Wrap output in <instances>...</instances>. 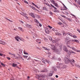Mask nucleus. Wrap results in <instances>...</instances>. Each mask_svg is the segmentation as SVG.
Segmentation results:
<instances>
[{
  "instance_id": "obj_1",
  "label": "nucleus",
  "mask_w": 80,
  "mask_h": 80,
  "mask_svg": "<svg viewBox=\"0 0 80 80\" xmlns=\"http://www.w3.org/2000/svg\"><path fill=\"white\" fill-rule=\"evenodd\" d=\"M41 60L42 62H43V63H45V62L48 63H49V64H50V61H47L46 59L43 58H42V59Z\"/></svg>"
},
{
  "instance_id": "obj_2",
  "label": "nucleus",
  "mask_w": 80,
  "mask_h": 80,
  "mask_svg": "<svg viewBox=\"0 0 80 80\" xmlns=\"http://www.w3.org/2000/svg\"><path fill=\"white\" fill-rule=\"evenodd\" d=\"M64 62L66 63H68L70 62L69 59L67 58H64Z\"/></svg>"
},
{
  "instance_id": "obj_3",
  "label": "nucleus",
  "mask_w": 80,
  "mask_h": 80,
  "mask_svg": "<svg viewBox=\"0 0 80 80\" xmlns=\"http://www.w3.org/2000/svg\"><path fill=\"white\" fill-rule=\"evenodd\" d=\"M37 77H39V78H40L42 77V78H44L45 77H47V75H42V74H39V75H37Z\"/></svg>"
},
{
  "instance_id": "obj_4",
  "label": "nucleus",
  "mask_w": 80,
  "mask_h": 80,
  "mask_svg": "<svg viewBox=\"0 0 80 80\" xmlns=\"http://www.w3.org/2000/svg\"><path fill=\"white\" fill-rule=\"evenodd\" d=\"M15 38L16 39V40L17 41V42H18V39H20V40H21V41H22V39H21V38L19 37L18 36H16Z\"/></svg>"
},
{
  "instance_id": "obj_5",
  "label": "nucleus",
  "mask_w": 80,
  "mask_h": 80,
  "mask_svg": "<svg viewBox=\"0 0 80 80\" xmlns=\"http://www.w3.org/2000/svg\"><path fill=\"white\" fill-rule=\"evenodd\" d=\"M60 68H64V66H63V63H60L59 64Z\"/></svg>"
},
{
  "instance_id": "obj_6",
  "label": "nucleus",
  "mask_w": 80,
  "mask_h": 80,
  "mask_svg": "<svg viewBox=\"0 0 80 80\" xmlns=\"http://www.w3.org/2000/svg\"><path fill=\"white\" fill-rule=\"evenodd\" d=\"M51 49L53 50H55V47L54 45H53L51 44Z\"/></svg>"
},
{
  "instance_id": "obj_7",
  "label": "nucleus",
  "mask_w": 80,
  "mask_h": 80,
  "mask_svg": "<svg viewBox=\"0 0 80 80\" xmlns=\"http://www.w3.org/2000/svg\"><path fill=\"white\" fill-rule=\"evenodd\" d=\"M29 14L30 15H31L32 17V18H35V16L34 14H33V13L31 12V13H30Z\"/></svg>"
},
{
  "instance_id": "obj_8",
  "label": "nucleus",
  "mask_w": 80,
  "mask_h": 80,
  "mask_svg": "<svg viewBox=\"0 0 80 80\" xmlns=\"http://www.w3.org/2000/svg\"><path fill=\"white\" fill-rule=\"evenodd\" d=\"M45 32L46 33H47L48 34H49V33H50L49 30L47 29H45Z\"/></svg>"
},
{
  "instance_id": "obj_9",
  "label": "nucleus",
  "mask_w": 80,
  "mask_h": 80,
  "mask_svg": "<svg viewBox=\"0 0 80 80\" xmlns=\"http://www.w3.org/2000/svg\"><path fill=\"white\" fill-rule=\"evenodd\" d=\"M10 65H12V66L13 67H15L17 66V65L15 63H13V64L11 63L10 64Z\"/></svg>"
},
{
  "instance_id": "obj_10",
  "label": "nucleus",
  "mask_w": 80,
  "mask_h": 80,
  "mask_svg": "<svg viewBox=\"0 0 80 80\" xmlns=\"http://www.w3.org/2000/svg\"><path fill=\"white\" fill-rule=\"evenodd\" d=\"M20 13L22 15H23V16L24 17L26 14L25 13L23 12H20Z\"/></svg>"
},
{
  "instance_id": "obj_11",
  "label": "nucleus",
  "mask_w": 80,
  "mask_h": 80,
  "mask_svg": "<svg viewBox=\"0 0 80 80\" xmlns=\"http://www.w3.org/2000/svg\"><path fill=\"white\" fill-rule=\"evenodd\" d=\"M26 27L28 28H32V26L28 24H26Z\"/></svg>"
},
{
  "instance_id": "obj_12",
  "label": "nucleus",
  "mask_w": 80,
  "mask_h": 80,
  "mask_svg": "<svg viewBox=\"0 0 80 80\" xmlns=\"http://www.w3.org/2000/svg\"><path fill=\"white\" fill-rule=\"evenodd\" d=\"M52 70H54V71H57V68H56V67H55V66H53L52 68Z\"/></svg>"
},
{
  "instance_id": "obj_13",
  "label": "nucleus",
  "mask_w": 80,
  "mask_h": 80,
  "mask_svg": "<svg viewBox=\"0 0 80 80\" xmlns=\"http://www.w3.org/2000/svg\"><path fill=\"white\" fill-rule=\"evenodd\" d=\"M52 73H49V74H48L49 76H52V75H53V71H52Z\"/></svg>"
},
{
  "instance_id": "obj_14",
  "label": "nucleus",
  "mask_w": 80,
  "mask_h": 80,
  "mask_svg": "<svg viewBox=\"0 0 80 80\" xmlns=\"http://www.w3.org/2000/svg\"><path fill=\"white\" fill-rule=\"evenodd\" d=\"M63 50L64 51L66 52H68V50H67V48L66 47H64L63 48Z\"/></svg>"
},
{
  "instance_id": "obj_15",
  "label": "nucleus",
  "mask_w": 80,
  "mask_h": 80,
  "mask_svg": "<svg viewBox=\"0 0 80 80\" xmlns=\"http://www.w3.org/2000/svg\"><path fill=\"white\" fill-rule=\"evenodd\" d=\"M34 22H36V23H39V22H38V20H37L35 19H34Z\"/></svg>"
},
{
  "instance_id": "obj_16",
  "label": "nucleus",
  "mask_w": 80,
  "mask_h": 80,
  "mask_svg": "<svg viewBox=\"0 0 80 80\" xmlns=\"http://www.w3.org/2000/svg\"><path fill=\"white\" fill-rule=\"evenodd\" d=\"M42 48L44 49V50H47L48 51H49L50 50V49H48L47 48H46L45 47H42Z\"/></svg>"
},
{
  "instance_id": "obj_17",
  "label": "nucleus",
  "mask_w": 80,
  "mask_h": 80,
  "mask_svg": "<svg viewBox=\"0 0 80 80\" xmlns=\"http://www.w3.org/2000/svg\"><path fill=\"white\" fill-rule=\"evenodd\" d=\"M72 40H69L66 43H68V44H70V43H72Z\"/></svg>"
},
{
  "instance_id": "obj_18",
  "label": "nucleus",
  "mask_w": 80,
  "mask_h": 80,
  "mask_svg": "<svg viewBox=\"0 0 80 80\" xmlns=\"http://www.w3.org/2000/svg\"><path fill=\"white\" fill-rule=\"evenodd\" d=\"M48 70L47 69H45V70H42L40 71L41 72H47Z\"/></svg>"
},
{
  "instance_id": "obj_19",
  "label": "nucleus",
  "mask_w": 80,
  "mask_h": 80,
  "mask_svg": "<svg viewBox=\"0 0 80 80\" xmlns=\"http://www.w3.org/2000/svg\"><path fill=\"white\" fill-rule=\"evenodd\" d=\"M57 54H58V55H60V52L58 50H57L56 51Z\"/></svg>"
},
{
  "instance_id": "obj_20",
  "label": "nucleus",
  "mask_w": 80,
  "mask_h": 80,
  "mask_svg": "<svg viewBox=\"0 0 80 80\" xmlns=\"http://www.w3.org/2000/svg\"><path fill=\"white\" fill-rule=\"evenodd\" d=\"M67 34H68V35H70V36H71V37H73V35H72V34L69 33V32H68L67 33Z\"/></svg>"
},
{
  "instance_id": "obj_21",
  "label": "nucleus",
  "mask_w": 80,
  "mask_h": 80,
  "mask_svg": "<svg viewBox=\"0 0 80 80\" xmlns=\"http://www.w3.org/2000/svg\"><path fill=\"white\" fill-rule=\"evenodd\" d=\"M56 35H61V34H60V33L58 32H57L56 33Z\"/></svg>"
},
{
  "instance_id": "obj_22",
  "label": "nucleus",
  "mask_w": 80,
  "mask_h": 80,
  "mask_svg": "<svg viewBox=\"0 0 80 80\" xmlns=\"http://www.w3.org/2000/svg\"><path fill=\"white\" fill-rule=\"evenodd\" d=\"M69 40L68 39V38H67L65 39V42H66V43H67V42H68V41Z\"/></svg>"
},
{
  "instance_id": "obj_23",
  "label": "nucleus",
  "mask_w": 80,
  "mask_h": 80,
  "mask_svg": "<svg viewBox=\"0 0 80 80\" xmlns=\"http://www.w3.org/2000/svg\"><path fill=\"white\" fill-rule=\"evenodd\" d=\"M9 54H10V55H13V56L14 57H15V56H16V55H17V54H12V53H11V52H9Z\"/></svg>"
},
{
  "instance_id": "obj_24",
  "label": "nucleus",
  "mask_w": 80,
  "mask_h": 80,
  "mask_svg": "<svg viewBox=\"0 0 80 80\" xmlns=\"http://www.w3.org/2000/svg\"><path fill=\"white\" fill-rule=\"evenodd\" d=\"M18 59H19V58H21V59H22V57H21L20 55H18Z\"/></svg>"
},
{
  "instance_id": "obj_25",
  "label": "nucleus",
  "mask_w": 80,
  "mask_h": 80,
  "mask_svg": "<svg viewBox=\"0 0 80 80\" xmlns=\"http://www.w3.org/2000/svg\"><path fill=\"white\" fill-rule=\"evenodd\" d=\"M18 59H19V58H21V59H22V57H21L20 55H18Z\"/></svg>"
},
{
  "instance_id": "obj_26",
  "label": "nucleus",
  "mask_w": 80,
  "mask_h": 80,
  "mask_svg": "<svg viewBox=\"0 0 80 80\" xmlns=\"http://www.w3.org/2000/svg\"><path fill=\"white\" fill-rule=\"evenodd\" d=\"M49 39L50 40V41H52V37L49 36Z\"/></svg>"
},
{
  "instance_id": "obj_27",
  "label": "nucleus",
  "mask_w": 80,
  "mask_h": 80,
  "mask_svg": "<svg viewBox=\"0 0 80 80\" xmlns=\"http://www.w3.org/2000/svg\"><path fill=\"white\" fill-rule=\"evenodd\" d=\"M43 9L44 10H46V11H47L48 10L47 9V8H46V7H44L43 8Z\"/></svg>"
},
{
  "instance_id": "obj_28",
  "label": "nucleus",
  "mask_w": 80,
  "mask_h": 80,
  "mask_svg": "<svg viewBox=\"0 0 80 80\" xmlns=\"http://www.w3.org/2000/svg\"><path fill=\"white\" fill-rule=\"evenodd\" d=\"M53 5H55V6L56 7H58V4L57 3H56L54 2V3H53Z\"/></svg>"
},
{
  "instance_id": "obj_29",
  "label": "nucleus",
  "mask_w": 80,
  "mask_h": 80,
  "mask_svg": "<svg viewBox=\"0 0 80 80\" xmlns=\"http://www.w3.org/2000/svg\"><path fill=\"white\" fill-rule=\"evenodd\" d=\"M69 53H74V54L75 53V52H73L72 51H69Z\"/></svg>"
},
{
  "instance_id": "obj_30",
  "label": "nucleus",
  "mask_w": 80,
  "mask_h": 80,
  "mask_svg": "<svg viewBox=\"0 0 80 80\" xmlns=\"http://www.w3.org/2000/svg\"><path fill=\"white\" fill-rule=\"evenodd\" d=\"M38 58H34V60H35V61H38Z\"/></svg>"
},
{
  "instance_id": "obj_31",
  "label": "nucleus",
  "mask_w": 80,
  "mask_h": 80,
  "mask_svg": "<svg viewBox=\"0 0 80 80\" xmlns=\"http://www.w3.org/2000/svg\"><path fill=\"white\" fill-rule=\"evenodd\" d=\"M70 61L71 65H73L74 64V62H71V61Z\"/></svg>"
},
{
  "instance_id": "obj_32",
  "label": "nucleus",
  "mask_w": 80,
  "mask_h": 80,
  "mask_svg": "<svg viewBox=\"0 0 80 80\" xmlns=\"http://www.w3.org/2000/svg\"><path fill=\"white\" fill-rule=\"evenodd\" d=\"M72 37L74 38H77V37L75 35H73Z\"/></svg>"
},
{
  "instance_id": "obj_33",
  "label": "nucleus",
  "mask_w": 80,
  "mask_h": 80,
  "mask_svg": "<svg viewBox=\"0 0 80 80\" xmlns=\"http://www.w3.org/2000/svg\"><path fill=\"white\" fill-rule=\"evenodd\" d=\"M27 15L26 14L24 17H25V18H26V19H28V17H27Z\"/></svg>"
},
{
  "instance_id": "obj_34",
  "label": "nucleus",
  "mask_w": 80,
  "mask_h": 80,
  "mask_svg": "<svg viewBox=\"0 0 80 80\" xmlns=\"http://www.w3.org/2000/svg\"><path fill=\"white\" fill-rule=\"evenodd\" d=\"M70 61H71V62H73V63H75V60L73 59H72L71 60H70Z\"/></svg>"
},
{
  "instance_id": "obj_35",
  "label": "nucleus",
  "mask_w": 80,
  "mask_h": 80,
  "mask_svg": "<svg viewBox=\"0 0 80 80\" xmlns=\"http://www.w3.org/2000/svg\"><path fill=\"white\" fill-rule=\"evenodd\" d=\"M22 1H24V3H27V4H28V2H27V1L25 0H22Z\"/></svg>"
},
{
  "instance_id": "obj_36",
  "label": "nucleus",
  "mask_w": 80,
  "mask_h": 80,
  "mask_svg": "<svg viewBox=\"0 0 80 80\" xmlns=\"http://www.w3.org/2000/svg\"><path fill=\"white\" fill-rule=\"evenodd\" d=\"M17 55H18L17 54L16 55V56H15V57H14L16 59H18V57L16 56H17Z\"/></svg>"
},
{
  "instance_id": "obj_37",
  "label": "nucleus",
  "mask_w": 80,
  "mask_h": 80,
  "mask_svg": "<svg viewBox=\"0 0 80 80\" xmlns=\"http://www.w3.org/2000/svg\"><path fill=\"white\" fill-rule=\"evenodd\" d=\"M77 3L79 4V5H80V1L78 0L77 1Z\"/></svg>"
},
{
  "instance_id": "obj_38",
  "label": "nucleus",
  "mask_w": 80,
  "mask_h": 80,
  "mask_svg": "<svg viewBox=\"0 0 80 80\" xmlns=\"http://www.w3.org/2000/svg\"><path fill=\"white\" fill-rule=\"evenodd\" d=\"M24 54H25V55H28V53H27V52H25V51H24Z\"/></svg>"
},
{
  "instance_id": "obj_39",
  "label": "nucleus",
  "mask_w": 80,
  "mask_h": 80,
  "mask_svg": "<svg viewBox=\"0 0 80 80\" xmlns=\"http://www.w3.org/2000/svg\"><path fill=\"white\" fill-rule=\"evenodd\" d=\"M61 16L62 17H63V18H66V17L64 15H61Z\"/></svg>"
},
{
  "instance_id": "obj_40",
  "label": "nucleus",
  "mask_w": 80,
  "mask_h": 80,
  "mask_svg": "<svg viewBox=\"0 0 80 80\" xmlns=\"http://www.w3.org/2000/svg\"><path fill=\"white\" fill-rule=\"evenodd\" d=\"M48 27L50 29H52V27L50 26H48Z\"/></svg>"
},
{
  "instance_id": "obj_41",
  "label": "nucleus",
  "mask_w": 80,
  "mask_h": 80,
  "mask_svg": "<svg viewBox=\"0 0 80 80\" xmlns=\"http://www.w3.org/2000/svg\"><path fill=\"white\" fill-rule=\"evenodd\" d=\"M18 29H19L20 30H22V28L20 27L18 28Z\"/></svg>"
},
{
  "instance_id": "obj_42",
  "label": "nucleus",
  "mask_w": 80,
  "mask_h": 80,
  "mask_svg": "<svg viewBox=\"0 0 80 80\" xmlns=\"http://www.w3.org/2000/svg\"><path fill=\"white\" fill-rule=\"evenodd\" d=\"M51 1L52 2V3H55V1H54V0H51Z\"/></svg>"
},
{
  "instance_id": "obj_43",
  "label": "nucleus",
  "mask_w": 80,
  "mask_h": 80,
  "mask_svg": "<svg viewBox=\"0 0 80 80\" xmlns=\"http://www.w3.org/2000/svg\"><path fill=\"white\" fill-rule=\"evenodd\" d=\"M1 64L3 66H4V67H5V64H3V63L1 62Z\"/></svg>"
},
{
  "instance_id": "obj_44",
  "label": "nucleus",
  "mask_w": 80,
  "mask_h": 80,
  "mask_svg": "<svg viewBox=\"0 0 80 80\" xmlns=\"http://www.w3.org/2000/svg\"><path fill=\"white\" fill-rule=\"evenodd\" d=\"M24 58H27V57H28V56H24Z\"/></svg>"
},
{
  "instance_id": "obj_45",
  "label": "nucleus",
  "mask_w": 80,
  "mask_h": 80,
  "mask_svg": "<svg viewBox=\"0 0 80 80\" xmlns=\"http://www.w3.org/2000/svg\"><path fill=\"white\" fill-rule=\"evenodd\" d=\"M75 42L77 43H78V40H76Z\"/></svg>"
},
{
  "instance_id": "obj_46",
  "label": "nucleus",
  "mask_w": 80,
  "mask_h": 80,
  "mask_svg": "<svg viewBox=\"0 0 80 80\" xmlns=\"http://www.w3.org/2000/svg\"><path fill=\"white\" fill-rule=\"evenodd\" d=\"M72 16H73V17H75V18L76 17V16L75 15H73V14H71Z\"/></svg>"
},
{
  "instance_id": "obj_47",
  "label": "nucleus",
  "mask_w": 80,
  "mask_h": 80,
  "mask_svg": "<svg viewBox=\"0 0 80 80\" xmlns=\"http://www.w3.org/2000/svg\"><path fill=\"white\" fill-rule=\"evenodd\" d=\"M67 20H69V21H70L71 20V19L70 18H67Z\"/></svg>"
},
{
  "instance_id": "obj_48",
  "label": "nucleus",
  "mask_w": 80,
  "mask_h": 80,
  "mask_svg": "<svg viewBox=\"0 0 80 80\" xmlns=\"http://www.w3.org/2000/svg\"><path fill=\"white\" fill-rule=\"evenodd\" d=\"M47 53L48 54V55H50L51 54V53L49 52H48Z\"/></svg>"
},
{
  "instance_id": "obj_49",
  "label": "nucleus",
  "mask_w": 80,
  "mask_h": 80,
  "mask_svg": "<svg viewBox=\"0 0 80 80\" xmlns=\"http://www.w3.org/2000/svg\"><path fill=\"white\" fill-rule=\"evenodd\" d=\"M16 68H19V69H20V68L18 67V66H16Z\"/></svg>"
},
{
  "instance_id": "obj_50",
  "label": "nucleus",
  "mask_w": 80,
  "mask_h": 80,
  "mask_svg": "<svg viewBox=\"0 0 80 80\" xmlns=\"http://www.w3.org/2000/svg\"><path fill=\"white\" fill-rule=\"evenodd\" d=\"M37 18H40V16L39 15H37Z\"/></svg>"
},
{
  "instance_id": "obj_51",
  "label": "nucleus",
  "mask_w": 80,
  "mask_h": 80,
  "mask_svg": "<svg viewBox=\"0 0 80 80\" xmlns=\"http://www.w3.org/2000/svg\"><path fill=\"white\" fill-rule=\"evenodd\" d=\"M20 22H21V23H23V22L22 21L20 20Z\"/></svg>"
},
{
  "instance_id": "obj_52",
  "label": "nucleus",
  "mask_w": 80,
  "mask_h": 80,
  "mask_svg": "<svg viewBox=\"0 0 80 80\" xmlns=\"http://www.w3.org/2000/svg\"><path fill=\"white\" fill-rule=\"evenodd\" d=\"M32 9H33V10H36V9H35V7H33V8H32Z\"/></svg>"
},
{
  "instance_id": "obj_53",
  "label": "nucleus",
  "mask_w": 80,
  "mask_h": 80,
  "mask_svg": "<svg viewBox=\"0 0 80 80\" xmlns=\"http://www.w3.org/2000/svg\"><path fill=\"white\" fill-rule=\"evenodd\" d=\"M52 58V59H55V57H52V58Z\"/></svg>"
},
{
  "instance_id": "obj_54",
  "label": "nucleus",
  "mask_w": 80,
  "mask_h": 80,
  "mask_svg": "<svg viewBox=\"0 0 80 80\" xmlns=\"http://www.w3.org/2000/svg\"><path fill=\"white\" fill-rule=\"evenodd\" d=\"M44 39L45 40H46V41H47V40H48L46 38H44Z\"/></svg>"
},
{
  "instance_id": "obj_55",
  "label": "nucleus",
  "mask_w": 80,
  "mask_h": 80,
  "mask_svg": "<svg viewBox=\"0 0 80 80\" xmlns=\"http://www.w3.org/2000/svg\"><path fill=\"white\" fill-rule=\"evenodd\" d=\"M75 40H72V42H75Z\"/></svg>"
},
{
  "instance_id": "obj_56",
  "label": "nucleus",
  "mask_w": 80,
  "mask_h": 80,
  "mask_svg": "<svg viewBox=\"0 0 80 80\" xmlns=\"http://www.w3.org/2000/svg\"><path fill=\"white\" fill-rule=\"evenodd\" d=\"M39 26H40V27H42V24L40 23H39Z\"/></svg>"
},
{
  "instance_id": "obj_57",
  "label": "nucleus",
  "mask_w": 80,
  "mask_h": 80,
  "mask_svg": "<svg viewBox=\"0 0 80 80\" xmlns=\"http://www.w3.org/2000/svg\"><path fill=\"white\" fill-rule=\"evenodd\" d=\"M51 6H52V7H53V8L54 7V6H53L52 4H51Z\"/></svg>"
},
{
  "instance_id": "obj_58",
  "label": "nucleus",
  "mask_w": 80,
  "mask_h": 80,
  "mask_svg": "<svg viewBox=\"0 0 80 80\" xmlns=\"http://www.w3.org/2000/svg\"><path fill=\"white\" fill-rule=\"evenodd\" d=\"M54 12H58V11H57V10H54Z\"/></svg>"
},
{
  "instance_id": "obj_59",
  "label": "nucleus",
  "mask_w": 80,
  "mask_h": 80,
  "mask_svg": "<svg viewBox=\"0 0 80 80\" xmlns=\"http://www.w3.org/2000/svg\"><path fill=\"white\" fill-rule=\"evenodd\" d=\"M65 32H63V35H64V36L65 35Z\"/></svg>"
},
{
  "instance_id": "obj_60",
  "label": "nucleus",
  "mask_w": 80,
  "mask_h": 80,
  "mask_svg": "<svg viewBox=\"0 0 80 80\" xmlns=\"http://www.w3.org/2000/svg\"><path fill=\"white\" fill-rule=\"evenodd\" d=\"M58 24H59L60 25H62V23L61 22H59L58 23Z\"/></svg>"
},
{
  "instance_id": "obj_61",
  "label": "nucleus",
  "mask_w": 80,
  "mask_h": 80,
  "mask_svg": "<svg viewBox=\"0 0 80 80\" xmlns=\"http://www.w3.org/2000/svg\"><path fill=\"white\" fill-rule=\"evenodd\" d=\"M7 58L8 60H10V58Z\"/></svg>"
},
{
  "instance_id": "obj_62",
  "label": "nucleus",
  "mask_w": 80,
  "mask_h": 80,
  "mask_svg": "<svg viewBox=\"0 0 80 80\" xmlns=\"http://www.w3.org/2000/svg\"><path fill=\"white\" fill-rule=\"evenodd\" d=\"M52 42H53V43H56V42H55V41H52Z\"/></svg>"
},
{
  "instance_id": "obj_63",
  "label": "nucleus",
  "mask_w": 80,
  "mask_h": 80,
  "mask_svg": "<svg viewBox=\"0 0 80 80\" xmlns=\"http://www.w3.org/2000/svg\"><path fill=\"white\" fill-rule=\"evenodd\" d=\"M56 78H58V75H56Z\"/></svg>"
},
{
  "instance_id": "obj_64",
  "label": "nucleus",
  "mask_w": 80,
  "mask_h": 80,
  "mask_svg": "<svg viewBox=\"0 0 80 80\" xmlns=\"http://www.w3.org/2000/svg\"><path fill=\"white\" fill-rule=\"evenodd\" d=\"M78 68H80V65H78Z\"/></svg>"
}]
</instances>
